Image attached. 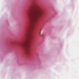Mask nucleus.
I'll list each match as a JSON object with an SVG mask.
<instances>
[{
	"instance_id": "f257e3e1",
	"label": "nucleus",
	"mask_w": 79,
	"mask_h": 79,
	"mask_svg": "<svg viewBox=\"0 0 79 79\" xmlns=\"http://www.w3.org/2000/svg\"><path fill=\"white\" fill-rule=\"evenodd\" d=\"M43 12L42 8L37 7L32 11L31 15L27 14V15L30 19L31 21L34 24L37 20L38 18H39L42 15Z\"/></svg>"
},
{
	"instance_id": "f03ea898",
	"label": "nucleus",
	"mask_w": 79,
	"mask_h": 79,
	"mask_svg": "<svg viewBox=\"0 0 79 79\" xmlns=\"http://www.w3.org/2000/svg\"><path fill=\"white\" fill-rule=\"evenodd\" d=\"M32 37V35H29L28 38L26 39L24 42L20 44V46L23 48L25 52L27 55H29L30 53L29 41L31 40Z\"/></svg>"
},
{
	"instance_id": "7ed1b4c3",
	"label": "nucleus",
	"mask_w": 79,
	"mask_h": 79,
	"mask_svg": "<svg viewBox=\"0 0 79 79\" xmlns=\"http://www.w3.org/2000/svg\"><path fill=\"white\" fill-rule=\"evenodd\" d=\"M29 29H30V25L28 24L27 25L26 28V34H27V33H28V32H29Z\"/></svg>"
}]
</instances>
